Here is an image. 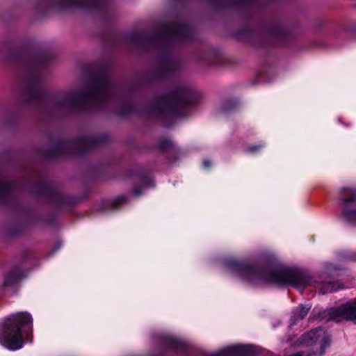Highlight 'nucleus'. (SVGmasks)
<instances>
[{
  "mask_svg": "<svg viewBox=\"0 0 356 356\" xmlns=\"http://www.w3.org/2000/svg\"><path fill=\"white\" fill-rule=\"evenodd\" d=\"M80 95L79 94H77V93H72V94H70L67 97V101L69 102H74L75 99H78V98H80Z\"/></svg>",
  "mask_w": 356,
  "mask_h": 356,
  "instance_id": "obj_10",
  "label": "nucleus"
},
{
  "mask_svg": "<svg viewBox=\"0 0 356 356\" xmlns=\"http://www.w3.org/2000/svg\"><path fill=\"white\" fill-rule=\"evenodd\" d=\"M304 341L307 345L314 343L318 344L321 347L319 353H323L325 348L330 346V339L322 329H317L307 333L304 336Z\"/></svg>",
  "mask_w": 356,
  "mask_h": 356,
  "instance_id": "obj_2",
  "label": "nucleus"
},
{
  "mask_svg": "<svg viewBox=\"0 0 356 356\" xmlns=\"http://www.w3.org/2000/svg\"><path fill=\"white\" fill-rule=\"evenodd\" d=\"M211 165V163L209 161H204V165L205 168H208Z\"/></svg>",
  "mask_w": 356,
  "mask_h": 356,
  "instance_id": "obj_12",
  "label": "nucleus"
},
{
  "mask_svg": "<svg viewBox=\"0 0 356 356\" xmlns=\"http://www.w3.org/2000/svg\"><path fill=\"white\" fill-rule=\"evenodd\" d=\"M277 281L289 284L297 289L302 291L309 284L308 280L302 275L291 273H284L277 278Z\"/></svg>",
  "mask_w": 356,
  "mask_h": 356,
  "instance_id": "obj_5",
  "label": "nucleus"
},
{
  "mask_svg": "<svg viewBox=\"0 0 356 356\" xmlns=\"http://www.w3.org/2000/svg\"><path fill=\"white\" fill-rule=\"evenodd\" d=\"M243 271H245V272H246V271L248 272V271H250V270H251V269H250V268H244V269H243Z\"/></svg>",
  "mask_w": 356,
  "mask_h": 356,
  "instance_id": "obj_14",
  "label": "nucleus"
},
{
  "mask_svg": "<svg viewBox=\"0 0 356 356\" xmlns=\"http://www.w3.org/2000/svg\"><path fill=\"white\" fill-rule=\"evenodd\" d=\"M319 285L320 284H318L317 288H318L323 293L332 292L334 290L331 283L323 284L322 288H321Z\"/></svg>",
  "mask_w": 356,
  "mask_h": 356,
  "instance_id": "obj_8",
  "label": "nucleus"
},
{
  "mask_svg": "<svg viewBox=\"0 0 356 356\" xmlns=\"http://www.w3.org/2000/svg\"><path fill=\"white\" fill-rule=\"evenodd\" d=\"M31 322V316L26 312H19L10 315L7 319L5 330L0 337V343L12 350L21 348L23 339L20 327Z\"/></svg>",
  "mask_w": 356,
  "mask_h": 356,
  "instance_id": "obj_1",
  "label": "nucleus"
},
{
  "mask_svg": "<svg viewBox=\"0 0 356 356\" xmlns=\"http://www.w3.org/2000/svg\"><path fill=\"white\" fill-rule=\"evenodd\" d=\"M355 198V197H353L351 198H347L345 200L346 206L343 208V216L347 221L350 222H356V210L350 211L348 209V204Z\"/></svg>",
  "mask_w": 356,
  "mask_h": 356,
  "instance_id": "obj_6",
  "label": "nucleus"
},
{
  "mask_svg": "<svg viewBox=\"0 0 356 356\" xmlns=\"http://www.w3.org/2000/svg\"><path fill=\"white\" fill-rule=\"evenodd\" d=\"M63 3L67 4V6H79L81 0H60Z\"/></svg>",
  "mask_w": 356,
  "mask_h": 356,
  "instance_id": "obj_9",
  "label": "nucleus"
},
{
  "mask_svg": "<svg viewBox=\"0 0 356 356\" xmlns=\"http://www.w3.org/2000/svg\"><path fill=\"white\" fill-rule=\"evenodd\" d=\"M250 149H251V151L254 152V151H256V150H257V149H258V147H257V146H252V147L250 148Z\"/></svg>",
  "mask_w": 356,
  "mask_h": 356,
  "instance_id": "obj_13",
  "label": "nucleus"
},
{
  "mask_svg": "<svg viewBox=\"0 0 356 356\" xmlns=\"http://www.w3.org/2000/svg\"><path fill=\"white\" fill-rule=\"evenodd\" d=\"M309 309V307L300 306L296 309L295 316L298 318H303L308 314Z\"/></svg>",
  "mask_w": 356,
  "mask_h": 356,
  "instance_id": "obj_7",
  "label": "nucleus"
},
{
  "mask_svg": "<svg viewBox=\"0 0 356 356\" xmlns=\"http://www.w3.org/2000/svg\"><path fill=\"white\" fill-rule=\"evenodd\" d=\"M97 95V91H94L91 93L84 95L85 97H94V98L96 97Z\"/></svg>",
  "mask_w": 356,
  "mask_h": 356,
  "instance_id": "obj_11",
  "label": "nucleus"
},
{
  "mask_svg": "<svg viewBox=\"0 0 356 356\" xmlns=\"http://www.w3.org/2000/svg\"><path fill=\"white\" fill-rule=\"evenodd\" d=\"M254 347L251 345H234L216 353L214 356H244L253 355Z\"/></svg>",
  "mask_w": 356,
  "mask_h": 356,
  "instance_id": "obj_4",
  "label": "nucleus"
},
{
  "mask_svg": "<svg viewBox=\"0 0 356 356\" xmlns=\"http://www.w3.org/2000/svg\"><path fill=\"white\" fill-rule=\"evenodd\" d=\"M332 314L337 321L345 319L352 321L356 323V300L341 305L333 311Z\"/></svg>",
  "mask_w": 356,
  "mask_h": 356,
  "instance_id": "obj_3",
  "label": "nucleus"
}]
</instances>
